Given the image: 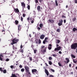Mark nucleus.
<instances>
[{"instance_id":"1","label":"nucleus","mask_w":77,"mask_h":77,"mask_svg":"<svg viewBox=\"0 0 77 77\" xmlns=\"http://www.w3.org/2000/svg\"><path fill=\"white\" fill-rule=\"evenodd\" d=\"M77 48V43H74L71 45V48L72 50H75Z\"/></svg>"},{"instance_id":"2","label":"nucleus","mask_w":77,"mask_h":77,"mask_svg":"<svg viewBox=\"0 0 77 77\" xmlns=\"http://www.w3.org/2000/svg\"><path fill=\"white\" fill-rule=\"evenodd\" d=\"M19 41V39H16V38H15L12 39V43H11V45H14V44H17V42Z\"/></svg>"},{"instance_id":"3","label":"nucleus","mask_w":77,"mask_h":77,"mask_svg":"<svg viewBox=\"0 0 77 77\" xmlns=\"http://www.w3.org/2000/svg\"><path fill=\"white\" fill-rule=\"evenodd\" d=\"M25 69V71L26 72L28 73V74L31 75L30 74V71L29 70V67L27 66H24Z\"/></svg>"},{"instance_id":"4","label":"nucleus","mask_w":77,"mask_h":77,"mask_svg":"<svg viewBox=\"0 0 77 77\" xmlns=\"http://www.w3.org/2000/svg\"><path fill=\"white\" fill-rule=\"evenodd\" d=\"M60 49H61V47L60 46L57 47V48H55L54 51H59Z\"/></svg>"},{"instance_id":"5","label":"nucleus","mask_w":77,"mask_h":77,"mask_svg":"<svg viewBox=\"0 0 77 77\" xmlns=\"http://www.w3.org/2000/svg\"><path fill=\"white\" fill-rule=\"evenodd\" d=\"M48 37L45 38V40L43 41V44H45V42H47V40H48Z\"/></svg>"},{"instance_id":"6","label":"nucleus","mask_w":77,"mask_h":77,"mask_svg":"<svg viewBox=\"0 0 77 77\" xmlns=\"http://www.w3.org/2000/svg\"><path fill=\"white\" fill-rule=\"evenodd\" d=\"M48 48L49 50H51L52 48V45L51 44H49L48 45Z\"/></svg>"},{"instance_id":"7","label":"nucleus","mask_w":77,"mask_h":77,"mask_svg":"<svg viewBox=\"0 0 77 77\" xmlns=\"http://www.w3.org/2000/svg\"><path fill=\"white\" fill-rule=\"evenodd\" d=\"M14 11L15 12L18 13L20 12L19 11V10H18V9L17 8H15L14 9Z\"/></svg>"},{"instance_id":"8","label":"nucleus","mask_w":77,"mask_h":77,"mask_svg":"<svg viewBox=\"0 0 77 77\" xmlns=\"http://www.w3.org/2000/svg\"><path fill=\"white\" fill-rule=\"evenodd\" d=\"M21 5L23 7V8H25V6H26V5L25 3H24V2H21Z\"/></svg>"},{"instance_id":"9","label":"nucleus","mask_w":77,"mask_h":77,"mask_svg":"<svg viewBox=\"0 0 77 77\" xmlns=\"http://www.w3.org/2000/svg\"><path fill=\"white\" fill-rule=\"evenodd\" d=\"M45 35L42 34L40 36V38L41 39H44V38H45Z\"/></svg>"},{"instance_id":"10","label":"nucleus","mask_w":77,"mask_h":77,"mask_svg":"<svg viewBox=\"0 0 77 77\" xmlns=\"http://www.w3.org/2000/svg\"><path fill=\"white\" fill-rule=\"evenodd\" d=\"M32 72H35L36 74H37L38 71L36 69H32Z\"/></svg>"},{"instance_id":"11","label":"nucleus","mask_w":77,"mask_h":77,"mask_svg":"<svg viewBox=\"0 0 77 77\" xmlns=\"http://www.w3.org/2000/svg\"><path fill=\"white\" fill-rule=\"evenodd\" d=\"M45 72L47 76L49 75V72L48 71V70L46 69H45Z\"/></svg>"},{"instance_id":"12","label":"nucleus","mask_w":77,"mask_h":77,"mask_svg":"<svg viewBox=\"0 0 77 77\" xmlns=\"http://www.w3.org/2000/svg\"><path fill=\"white\" fill-rule=\"evenodd\" d=\"M49 21L50 23H51V24H53V23H54V20L51 19H49Z\"/></svg>"},{"instance_id":"13","label":"nucleus","mask_w":77,"mask_h":77,"mask_svg":"<svg viewBox=\"0 0 77 77\" xmlns=\"http://www.w3.org/2000/svg\"><path fill=\"white\" fill-rule=\"evenodd\" d=\"M41 51L43 54H45V52H46L47 50H46V49H44L41 50Z\"/></svg>"},{"instance_id":"14","label":"nucleus","mask_w":77,"mask_h":77,"mask_svg":"<svg viewBox=\"0 0 77 77\" xmlns=\"http://www.w3.org/2000/svg\"><path fill=\"white\" fill-rule=\"evenodd\" d=\"M69 59L68 58H66L65 60L66 61V63H68L69 62Z\"/></svg>"},{"instance_id":"15","label":"nucleus","mask_w":77,"mask_h":77,"mask_svg":"<svg viewBox=\"0 0 77 77\" xmlns=\"http://www.w3.org/2000/svg\"><path fill=\"white\" fill-rule=\"evenodd\" d=\"M37 10H38V11H39H39H41V10H40L41 9V6H38L37 7Z\"/></svg>"},{"instance_id":"16","label":"nucleus","mask_w":77,"mask_h":77,"mask_svg":"<svg viewBox=\"0 0 77 77\" xmlns=\"http://www.w3.org/2000/svg\"><path fill=\"white\" fill-rule=\"evenodd\" d=\"M18 32H20V28H21V25H19V26H18Z\"/></svg>"},{"instance_id":"17","label":"nucleus","mask_w":77,"mask_h":77,"mask_svg":"<svg viewBox=\"0 0 77 77\" xmlns=\"http://www.w3.org/2000/svg\"><path fill=\"white\" fill-rule=\"evenodd\" d=\"M43 26L44 25H43V24L42 23H40L39 25V26L41 29H42V27H43Z\"/></svg>"},{"instance_id":"18","label":"nucleus","mask_w":77,"mask_h":77,"mask_svg":"<svg viewBox=\"0 0 77 77\" xmlns=\"http://www.w3.org/2000/svg\"><path fill=\"white\" fill-rule=\"evenodd\" d=\"M13 49V50H17V48L15 47L14 45H13V46L12 47Z\"/></svg>"},{"instance_id":"19","label":"nucleus","mask_w":77,"mask_h":77,"mask_svg":"<svg viewBox=\"0 0 77 77\" xmlns=\"http://www.w3.org/2000/svg\"><path fill=\"white\" fill-rule=\"evenodd\" d=\"M18 23H19V22L17 20H16L15 21V24H16V25H18Z\"/></svg>"},{"instance_id":"20","label":"nucleus","mask_w":77,"mask_h":77,"mask_svg":"<svg viewBox=\"0 0 77 77\" xmlns=\"http://www.w3.org/2000/svg\"><path fill=\"white\" fill-rule=\"evenodd\" d=\"M75 30H76V31H77V29H76V28H73V32H75Z\"/></svg>"},{"instance_id":"21","label":"nucleus","mask_w":77,"mask_h":77,"mask_svg":"<svg viewBox=\"0 0 77 77\" xmlns=\"http://www.w3.org/2000/svg\"><path fill=\"white\" fill-rule=\"evenodd\" d=\"M76 20V17H75L72 19V20L73 22H74Z\"/></svg>"},{"instance_id":"22","label":"nucleus","mask_w":77,"mask_h":77,"mask_svg":"<svg viewBox=\"0 0 77 77\" xmlns=\"http://www.w3.org/2000/svg\"><path fill=\"white\" fill-rule=\"evenodd\" d=\"M71 56L73 58H75V56L72 54L71 55Z\"/></svg>"},{"instance_id":"23","label":"nucleus","mask_w":77,"mask_h":77,"mask_svg":"<svg viewBox=\"0 0 77 77\" xmlns=\"http://www.w3.org/2000/svg\"><path fill=\"white\" fill-rule=\"evenodd\" d=\"M55 4H56V6H58V3H57V1L56 0L55 1Z\"/></svg>"},{"instance_id":"24","label":"nucleus","mask_w":77,"mask_h":77,"mask_svg":"<svg viewBox=\"0 0 77 77\" xmlns=\"http://www.w3.org/2000/svg\"><path fill=\"white\" fill-rule=\"evenodd\" d=\"M57 44H59L60 43V40L58 39L57 40Z\"/></svg>"},{"instance_id":"25","label":"nucleus","mask_w":77,"mask_h":77,"mask_svg":"<svg viewBox=\"0 0 77 77\" xmlns=\"http://www.w3.org/2000/svg\"><path fill=\"white\" fill-rule=\"evenodd\" d=\"M25 69L24 68H22L21 69V72H24Z\"/></svg>"},{"instance_id":"26","label":"nucleus","mask_w":77,"mask_h":77,"mask_svg":"<svg viewBox=\"0 0 77 77\" xmlns=\"http://www.w3.org/2000/svg\"><path fill=\"white\" fill-rule=\"evenodd\" d=\"M45 48V46L42 45L41 46V50H42V49H43V48Z\"/></svg>"},{"instance_id":"27","label":"nucleus","mask_w":77,"mask_h":77,"mask_svg":"<svg viewBox=\"0 0 77 77\" xmlns=\"http://www.w3.org/2000/svg\"><path fill=\"white\" fill-rule=\"evenodd\" d=\"M62 24H63L62 23H58V25L59 26H62Z\"/></svg>"},{"instance_id":"28","label":"nucleus","mask_w":77,"mask_h":77,"mask_svg":"<svg viewBox=\"0 0 77 77\" xmlns=\"http://www.w3.org/2000/svg\"><path fill=\"white\" fill-rule=\"evenodd\" d=\"M38 44H41V40H40V39H38Z\"/></svg>"},{"instance_id":"29","label":"nucleus","mask_w":77,"mask_h":77,"mask_svg":"<svg viewBox=\"0 0 77 77\" xmlns=\"http://www.w3.org/2000/svg\"><path fill=\"white\" fill-rule=\"evenodd\" d=\"M59 22H60L59 23H63V20L61 19V20H60L59 21Z\"/></svg>"},{"instance_id":"30","label":"nucleus","mask_w":77,"mask_h":77,"mask_svg":"<svg viewBox=\"0 0 77 77\" xmlns=\"http://www.w3.org/2000/svg\"><path fill=\"white\" fill-rule=\"evenodd\" d=\"M49 65H52V62H51V61H49Z\"/></svg>"},{"instance_id":"31","label":"nucleus","mask_w":77,"mask_h":77,"mask_svg":"<svg viewBox=\"0 0 77 77\" xmlns=\"http://www.w3.org/2000/svg\"><path fill=\"white\" fill-rule=\"evenodd\" d=\"M3 72L4 73H6V70L5 69L3 70Z\"/></svg>"},{"instance_id":"32","label":"nucleus","mask_w":77,"mask_h":77,"mask_svg":"<svg viewBox=\"0 0 77 77\" xmlns=\"http://www.w3.org/2000/svg\"><path fill=\"white\" fill-rule=\"evenodd\" d=\"M35 2L36 4V3H38V0H35Z\"/></svg>"},{"instance_id":"33","label":"nucleus","mask_w":77,"mask_h":77,"mask_svg":"<svg viewBox=\"0 0 77 77\" xmlns=\"http://www.w3.org/2000/svg\"><path fill=\"white\" fill-rule=\"evenodd\" d=\"M0 71L1 72H3V69H2V67L0 68Z\"/></svg>"},{"instance_id":"34","label":"nucleus","mask_w":77,"mask_h":77,"mask_svg":"<svg viewBox=\"0 0 77 77\" xmlns=\"http://www.w3.org/2000/svg\"><path fill=\"white\" fill-rule=\"evenodd\" d=\"M58 64L60 66H62V64L59 62L58 63Z\"/></svg>"},{"instance_id":"35","label":"nucleus","mask_w":77,"mask_h":77,"mask_svg":"<svg viewBox=\"0 0 77 77\" xmlns=\"http://www.w3.org/2000/svg\"><path fill=\"white\" fill-rule=\"evenodd\" d=\"M27 8H28V10H29V9H30V6L29 5H28Z\"/></svg>"},{"instance_id":"36","label":"nucleus","mask_w":77,"mask_h":77,"mask_svg":"<svg viewBox=\"0 0 77 77\" xmlns=\"http://www.w3.org/2000/svg\"><path fill=\"white\" fill-rule=\"evenodd\" d=\"M14 67H15V66H14L13 65H11L10 66L11 68V69H13V68H14Z\"/></svg>"},{"instance_id":"37","label":"nucleus","mask_w":77,"mask_h":77,"mask_svg":"<svg viewBox=\"0 0 77 77\" xmlns=\"http://www.w3.org/2000/svg\"><path fill=\"white\" fill-rule=\"evenodd\" d=\"M57 32H60V29H57Z\"/></svg>"},{"instance_id":"38","label":"nucleus","mask_w":77,"mask_h":77,"mask_svg":"<svg viewBox=\"0 0 77 77\" xmlns=\"http://www.w3.org/2000/svg\"><path fill=\"white\" fill-rule=\"evenodd\" d=\"M73 60L74 63H77V60Z\"/></svg>"},{"instance_id":"39","label":"nucleus","mask_w":77,"mask_h":77,"mask_svg":"<svg viewBox=\"0 0 77 77\" xmlns=\"http://www.w3.org/2000/svg\"><path fill=\"white\" fill-rule=\"evenodd\" d=\"M51 71H52V72H54V70L52 69H51Z\"/></svg>"},{"instance_id":"40","label":"nucleus","mask_w":77,"mask_h":77,"mask_svg":"<svg viewBox=\"0 0 77 77\" xmlns=\"http://www.w3.org/2000/svg\"><path fill=\"white\" fill-rule=\"evenodd\" d=\"M3 54H5L4 53H3V54H0V56H1V57H3Z\"/></svg>"},{"instance_id":"41","label":"nucleus","mask_w":77,"mask_h":77,"mask_svg":"<svg viewBox=\"0 0 77 77\" xmlns=\"http://www.w3.org/2000/svg\"><path fill=\"white\" fill-rule=\"evenodd\" d=\"M49 60H52V59H53V58H52V57H49Z\"/></svg>"},{"instance_id":"42","label":"nucleus","mask_w":77,"mask_h":77,"mask_svg":"<svg viewBox=\"0 0 77 77\" xmlns=\"http://www.w3.org/2000/svg\"><path fill=\"white\" fill-rule=\"evenodd\" d=\"M54 57H56V56H57V55L55 54H53L52 55Z\"/></svg>"},{"instance_id":"43","label":"nucleus","mask_w":77,"mask_h":77,"mask_svg":"<svg viewBox=\"0 0 77 77\" xmlns=\"http://www.w3.org/2000/svg\"><path fill=\"white\" fill-rule=\"evenodd\" d=\"M0 60L1 61H3V58H2V57H1V56H0Z\"/></svg>"},{"instance_id":"44","label":"nucleus","mask_w":77,"mask_h":77,"mask_svg":"<svg viewBox=\"0 0 77 77\" xmlns=\"http://www.w3.org/2000/svg\"><path fill=\"white\" fill-rule=\"evenodd\" d=\"M23 48V45H22V44H21L20 45V49H22Z\"/></svg>"},{"instance_id":"45","label":"nucleus","mask_w":77,"mask_h":77,"mask_svg":"<svg viewBox=\"0 0 77 77\" xmlns=\"http://www.w3.org/2000/svg\"><path fill=\"white\" fill-rule=\"evenodd\" d=\"M29 60H30L31 61H32V57H29Z\"/></svg>"},{"instance_id":"46","label":"nucleus","mask_w":77,"mask_h":77,"mask_svg":"<svg viewBox=\"0 0 77 77\" xmlns=\"http://www.w3.org/2000/svg\"><path fill=\"white\" fill-rule=\"evenodd\" d=\"M9 61V59L8 58H7V59L5 60V61H6V62H8Z\"/></svg>"},{"instance_id":"47","label":"nucleus","mask_w":77,"mask_h":77,"mask_svg":"<svg viewBox=\"0 0 77 77\" xmlns=\"http://www.w3.org/2000/svg\"><path fill=\"white\" fill-rule=\"evenodd\" d=\"M49 77H54V76L53 75H50L49 76Z\"/></svg>"},{"instance_id":"48","label":"nucleus","mask_w":77,"mask_h":77,"mask_svg":"<svg viewBox=\"0 0 77 77\" xmlns=\"http://www.w3.org/2000/svg\"><path fill=\"white\" fill-rule=\"evenodd\" d=\"M23 17H26V14H23Z\"/></svg>"},{"instance_id":"49","label":"nucleus","mask_w":77,"mask_h":77,"mask_svg":"<svg viewBox=\"0 0 77 77\" xmlns=\"http://www.w3.org/2000/svg\"><path fill=\"white\" fill-rule=\"evenodd\" d=\"M21 21H22V22L23 21V18L22 17H21Z\"/></svg>"},{"instance_id":"50","label":"nucleus","mask_w":77,"mask_h":77,"mask_svg":"<svg viewBox=\"0 0 77 77\" xmlns=\"http://www.w3.org/2000/svg\"><path fill=\"white\" fill-rule=\"evenodd\" d=\"M62 18H66V16H64V15H63L62 16Z\"/></svg>"},{"instance_id":"51","label":"nucleus","mask_w":77,"mask_h":77,"mask_svg":"<svg viewBox=\"0 0 77 77\" xmlns=\"http://www.w3.org/2000/svg\"><path fill=\"white\" fill-rule=\"evenodd\" d=\"M19 67L20 68H23V66H22V65H20Z\"/></svg>"},{"instance_id":"52","label":"nucleus","mask_w":77,"mask_h":77,"mask_svg":"<svg viewBox=\"0 0 77 77\" xmlns=\"http://www.w3.org/2000/svg\"><path fill=\"white\" fill-rule=\"evenodd\" d=\"M21 52H22V53L24 52V51L23 50V49H21Z\"/></svg>"},{"instance_id":"53","label":"nucleus","mask_w":77,"mask_h":77,"mask_svg":"<svg viewBox=\"0 0 77 77\" xmlns=\"http://www.w3.org/2000/svg\"><path fill=\"white\" fill-rule=\"evenodd\" d=\"M34 53L35 54H36V50H34Z\"/></svg>"},{"instance_id":"54","label":"nucleus","mask_w":77,"mask_h":77,"mask_svg":"<svg viewBox=\"0 0 77 77\" xmlns=\"http://www.w3.org/2000/svg\"><path fill=\"white\" fill-rule=\"evenodd\" d=\"M74 2L75 3H77V0H75Z\"/></svg>"},{"instance_id":"55","label":"nucleus","mask_w":77,"mask_h":77,"mask_svg":"<svg viewBox=\"0 0 77 77\" xmlns=\"http://www.w3.org/2000/svg\"><path fill=\"white\" fill-rule=\"evenodd\" d=\"M31 23H34V20H32L31 21Z\"/></svg>"},{"instance_id":"56","label":"nucleus","mask_w":77,"mask_h":77,"mask_svg":"<svg viewBox=\"0 0 77 77\" xmlns=\"http://www.w3.org/2000/svg\"><path fill=\"white\" fill-rule=\"evenodd\" d=\"M27 20H28V21H29L30 20V18L28 17L27 18Z\"/></svg>"},{"instance_id":"57","label":"nucleus","mask_w":77,"mask_h":77,"mask_svg":"<svg viewBox=\"0 0 77 77\" xmlns=\"http://www.w3.org/2000/svg\"><path fill=\"white\" fill-rule=\"evenodd\" d=\"M38 29V30H41V28L39 27H38L37 28Z\"/></svg>"},{"instance_id":"58","label":"nucleus","mask_w":77,"mask_h":77,"mask_svg":"<svg viewBox=\"0 0 77 77\" xmlns=\"http://www.w3.org/2000/svg\"><path fill=\"white\" fill-rule=\"evenodd\" d=\"M59 54H62V52H61V51H60L59 52Z\"/></svg>"},{"instance_id":"59","label":"nucleus","mask_w":77,"mask_h":77,"mask_svg":"<svg viewBox=\"0 0 77 77\" xmlns=\"http://www.w3.org/2000/svg\"><path fill=\"white\" fill-rule=\"evenodd\" d=\"M12 3H14V2H15V1L14 0H12L11 1Z\"/></svg>"},{"instance_id":"60","label":"nucleus","mask_w":77,"mask_h":77,"mask_svg":"<svg viewBox=\"0 0 77 77\" xmlns=\"http://www.w3.org/2000/svg\"><path fill=\"white\" fill-rule=\"evenodd\" d=\"M42 0H39V2H40V3H42Z\"/></svg>"},{"instance_id":"61","label":"nucleus","mask_w":77,"mask_h":77,"mask_svg":"<svg viewBox=\"0 0 77 77\" xmlns=\"http://www.w3.org/2000/svg\"><path fill=\"white\" fill-rule=\"evenodd\" d=\"M69 67H71V64H70L69 65Z\"/></svg>"},{"instance_id":"62","label":"nucleus","mask_w":77,"mask_h":77,"mask_svg":"<svg viewBox=\"0 0 77 77\" xmlns=\"http://www.w3.org/2000/svg\"><path fill=\"white\" fill-rule=\"evenodd\" d=\"M64 23H66V20H64Z\"/></svg>"},{"instance_id":"63","label":"nucleus","mask_w":77,"mask_h":77,"mask_svg":"<svg viewBox=\"0 0 77 77\" xmlns=\"http://www.w3.org/2000/svg\"><path fill=\"white\" fill-rule=\"evenodd\" d=\"M45 64L47 66H48V65H47V63H46Z\"/></svg>"},{"instance_id":"64","label":"nucleus","mask_w":77,"mask_h":77,"mask_svg":"<svg viewBox=\"0 0 77 77\" xmlns=\"http://www.w3.org/2000/svg\"><path fill=\"white\" fill-rule=\"evenodd\" d=\"M19 65V63H18L16 64V65Z\"/></svg>"}]
</instances>
